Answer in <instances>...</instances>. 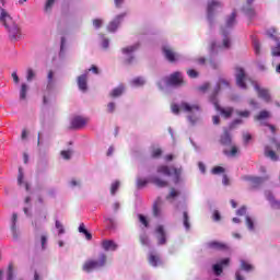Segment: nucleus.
<instances>
[{"mask_svg":"<svg viewBox=\"0 0 280 280\" xmlns=\"http://www.w3.org/2000/svg\"><path fill=\"white\" fill-rule=\"evenodd\" d=\"M222 89H231V83L225 79H220L217 88L214 89L213 94L210 96V102L214 105L215 110L220 113L224 119H229L233 116L234 109L233 107H222L220 103H218L217 95L222 91Z\"/></svg>","mask_w":280,"mask_h":280,"instance_id":"1","label":"nucleus"},{"mask_svg":"<svg viewBox=\"0 0 280 280\" xmlns=\"http://www.w3.org/2000/svg\"><path fill=\"white\" fill-rule=\"evenodd\" d=\"M0 23L3 25V27H5L9 34L10 40H20L22 36L21 27L19 26V24H16V22H14L10 13H8V11H5V9L1 7H0Z\"/></svg>","mask_w":280,"mask_h":280,"instance_id":"2","label":"nucleus"},{"mask_svg":"<svg viewBox=\"0 0 280 280\" xmlns=\"http://www.w3.org/2000/svg\"><path fill=\"white\" fill-rule=\"evenodd\" d=\"M108 264V256L104 253L98 255V259H88L83 266L82 270L84 272H93V270H100V268H104Z\"/></svg>","mask_w":280,"mask_h":280,"instance_id":"3","label":"nucleus"},{"mask_svg":"<svg viewBox=\"0 0 280 280\" xmlns=\"http://www.w3.org/2000/svg\"><path fill=\"white\" fill-rule=\"evenodd\" d=\"M171 108L174 115H178L180 110H183L184 113H200V105L189 104L187 102H182L180 106H178L177 104H173Z\"/></svg>","mask_w":280,"mask_h":280,"instance_id":"4","label":"nucleus"},{"mask_svg":"<svg viewBox=\"0 0 280 280\" xmlns=\"http://www.w3.org/2000/svg\"><path fill=\"white\" fill-rule=\"evenodd\" d=\"M235 80L236 85H238L240 89H248L246 85V80H248V74H246V70L242 67L235 68Z\"/></svg>","mask_w":280,"mask_h":280,"instance_id":"5","label":"nucleus"},{"mask_svg":"<svg viewBox=\"0 0 280 280\" xmlns=\"http://www.w3.org/2000/svg\"><path fill=\"white\" fill-rule=\"evenodd\" d=\"M167 84L171 86H185L186 82L185 79H183V74L176 71L168 77Z\"/></svg>","mask_w":280,"mask_h":280,"instance_id":"6","label":"nucleus"},{"mask_svg":"<svg viewBox=\"0 0 280 280\" xmlns=\"http://www.w3.org/2000/svg\"><path fill=\"white\" fill-rule=\"evenodd\" d=\"M89 124V118L82 116H74L71 120V130H80V128H84L85 125Z\"/></svg>","mask_w":280,"mask_h":280,"instance_id":"7","label":"nucleus"},{"mask_svg":"<svg viewBox=\"0 0 280 280\" xmlns=\"http://www.w3.org/2000/svg\"><path fill=\"white\" fill-rule=\"evenodd\" d=\"M243 180H246L248 183L249 189H258V187H261L264 183L262 177L244 176Z\"/></svg>","mask_w":280,"mask_h":280,"instance_id":"8","label":"nucleus"},{"mask_svg":"<svg viewBox=\"0 0 280 280\" xmlns=\"http://www.w3.org/2000/svg\"><path fill=\"white\" fill-rule=\"evenodd\" d=\"M155 233L158 234V244L160 246L167 244V236L165 234V228H163V225H159L155 229Z\"/></svg>","mask_w":280,"mask_h":280,"instance_id":"9","label":"nucleus"},{"mask_svg":"<svg viewBox=\"0 0 280 280\" xmlns=\"http://www.w3.org/2000/svg\"><path fill=\"white\" fill-rule=\"evenodd\" d=\"M152 213H153L154 218H161V215L163 213V200L161 199V197H159L154 201L153 208H152Z\"/></svg>","mask_w":280,"mask_h":280,"instance_id":"10","label":"nucleus"},{"mask_svg":"<svg viewBox=\"0 0 280 280\" xmlns=\"http://www.w3.org/2000/svg\"><path fill=\"white\" fill-rule=\"evenodd\" d=\"M162 51L166 60H168V62H176L177 55L176 51H174V49H172L168 46H163Z\"/></svg>","mask_w":280,"mask_h":280,"instance_id":"11","label":"nucleus"},{"mask_svg":"<svg viewBox=\"0 0 280 280\" xmlns=\"http://www.w3.org/2000/svg\"><path fill=\"white\" fill-rule=\"evenodd\" d=\"M218 8H222V3L218 0H211L208 2V19H212Z\"/></svg>","mask_w":280,"mask_h":280,"instance_id":"12","label":"nucleus"},{"mask_svg":"<svg viewBox=\"0 0 280 280\" xmlns=\"http://www.w3.org/2000/svg\"><path fill=\"white\" fill-rule=\"evenodd\" d=\"M211 250H229V245L218 241H211L207 244Z\"/></svg>","mask_w":280,"mask_h":280,"instance_id":"13","label":"nucleus"},{"mask_svg":"<svg viewBox=\"0 0 280 280\" xmlns=\"http://www.w3.org/2000/svg\"><path fill=\"white\" fill-rule=\"evenodd\" d=\"M121 19L124 15H117L109 24L107 25L108 32H117V27L121 24Z\"/></svg>","mask_w":280,"mask_h":280,"instance_id":"14","label":"nucleus"},{"mask_svg":"<svg viewBox=\"0 0 280 280\" xmlns=\"http://www.w3.org/2000/svg\"><path fill=\"white\" fill-rule=\"evenodd\" d=\"M148 261L150 264V266H153V268H156L159 266H161V264H163V261L161 260V256L151 253L148 257Z\"/></svg>","mask_w":280,"mask_h":280,"instance_id":"15","label":"nucleus"},{"mask_svg":"<svg viewBox=\"0 0 280 280\" xmlns=\"http://www.w3.org/2000/svg\"><path fill=\"white\" fill-rule=\"evenodd\" d=\"M257 93H258V97H260V100H264L265 102H270V92L266 89H260L259 85L255 86Z\"/></svg>","mask_w":280,"mask_h":280,"instance_id":"16","label":"nucleus"},{"mask_svg":"<svg viewBox=\"0 0 280 280\" xmlns=\"http://www.w3.org/2000/svg\"><path fill=\"white\" fill-rule=\"evenodd\" d=\"M220 143L221 145H231V143H233V138L229 130H224L223 135H221Z\"/></svg>","mask_w":280,"mask_h":280,"instance_id":"17","label":"nucleus"},{"mask_svg":"<svg viewBox=\"0 0 280 280\" xmlns=\"http://www.w3.org/2000/svg\"><path fill=\"white\" fill-rule=\"evenodd\" d=\"M88 74H81L78 77V86L80 89V91H86L88 89Z\"/></svg>","mask_w":280,"mask_h":280,"instance_id":"18","label":"nucleus"},{"mask_svg":"<svg viewBox=\"0 0 280 280\" xmlns=\"http://www.w3.org/2000/svg\"><path fill=\"white\" fill-rule=\"evenodd\" d=\"M102 248L106 252L108 250H117V243L115 241L105 240L102 242Z\"/></svg>","mask_w":280,"mask_h":280,"instance_id":"19","label":"nucleus"},{"mask_svg":"<svg viewBox=\"0 0 280 280\" xmlns=\"http://www.w3.org/2000/svg\"><path fill=\"white\" fill-rule=\"evenodd\" d=\"M271 115L270 112L264 109L260 110L255 117V121H264V119H270Z\"/></svg>","mask_w":280,"mask_h":280,"instance_id":"20","label":"nucleus"},{"mask_svg":"<svg viewBox=\"0 0 280 280\" xmlns=\"http://www.w3.org/2000/svg\"><path fill=\"white\" fill-rule=\"evenodd\" d=\"M19 220V214H16V212H14L12 214V225H11V231H12V235L15 240L19 238V234L16 233V221Z\"/></svg>","mask_w":280,"mask_h":280,"instance_id":"21","label":"nucleus"},{"mask_svg":"<svg viewBox=\"0 0 280 280\" xmlns=\"http://www.w3.org/2000/svg\"><path fill=\"white\" fill-rule=\"evenodd\" d=\"M265 156L267 159H271V161H279V155L275 151H272L268 145L265 147Z\"/></svg>","mask_w":280,"mask_h":280,"instance_id":"22","label":"nucleus"},{"mask_svg":"<svg viewBox=\"0 0 280 280\" xmlns=\"http://www.w3.org/2000/svg\"><path fill=\"white\" fill-rule=\"evenodd\" d=\"M79 233H83V235H85V240H93V235L90 233L89 230H86V226L84 225V223H81L79 226Z\"/></svg>","mask_w":280,"mask_h":280,"instance_id":"23","label":"nucleus"},{"mask_svg":"<svg viewBox=\"0 0 280 280\" xmlns=\"http://www.w3.org/2000/svg\"><path fill=\"white\" fill-rule=\"evenodd\" d=\"M158 174H163L164 176H172V170L167 165H161L158 167Z\"/></svg>","mask_w":280,"mask_h":280,"instance_id":"24","label":"nucleus"},{"mask_svg":"<svg viewBox=\"0 0 280 280\" xmlns=\"http://www.w3.org/2000/svg\"><path fill=\"white\" fill-rule=\"evenodd\" d=\"M235 19H237V12L233 11L226 20V27H233L236 23Z\"/></svg>","mask_w":280,"mask_h":280,"instance_id":"25","label":"nucleus"},{"mask_svg":"<svg viewBox=\"0 0 280 280\" xmlns=\"http://www.w3.org/2000/svg\"><path fill=\"white\" fill-rule=\"evenodd\" d=\"M125 88L124 85H119L118 88H115L112 93L110 96L112 97H119L120 95L124 94Z\"/></svg>","mask_w":280,"mask_h":280,"instance_id":"26","label":"nucleus"},{"mask_svg":"<svg viewBox=\"0 0 280 280\" xmlns=\"http://www.w3.org/2000/svg\"><path fill=\"white\" fill-rule=\"evenodd\" d=\"M237 152H240V149L236 145H232L231 151L223 150L225 156H237Z\"/></svg>","mask_w":280,"mask_h":280,"instance_id":"27","label":"nucleus"},{"mask_svg":"<svg viewBox=\"0 0 280 280\" xmlns=\"http://www.w3.org/2000/svg\"><path fill=\"white\" fill-rule=\"evenodd\" d=\"M243 12L246 14V16H249V19L255 16V9H253L249 3H247V7L243 8Z\"/></svg>","mask_w":280,"mask_h":280,"instance_id":"28","label":"nucleus"},{"mask_svg":"<svg viewBox=\"0 0 280 280\" xmlns=\"http://www.w3.org/2000/svg\"><path fill=\"white\" fill-rule=\"evenodd\" d=\"M183 224L186 231H189V229H191V224H189V213L187 211H184L183 213Z\"/></svg>","mask_w":280,"mask_h":280,"instance_id":"29","label":"nucleus"},{"mask_svg":"<svg viewBox=\"0 0 280 280\" xmlns=\"http://www.w3.org/2000/svg\"><path fill=\"white\" fill-rule=\"evenodd\" d=\"M14 279V262H10L7 271V280Z\"/></svg>","mask_w":280,"mask_h":280,"instance_id":"30","label":"nucleus"},{"mask_svg":"<svg viewBox=\"0 0 280 280\" xmlns=\"http://www.w3.org/2000/svg\"><path fill=\"white\" fill-rule=\"evenodd\" d=\"M138 49H139V45L136 44L133 46H128V47L122 48L121 51H122V54L128 55V54H132V52L137 51Z\"/></svg>","mask_w":280,"mask_h":280,"instance_id":"31","label":"nucleus"},{"mask_svg":"<svg viewBox=\"0 0 280 280\" xmlns=\"http://www.w3.org/2000/svg\"><path fill=\"white\" fill-rule=\"evenodd\" d=\"M131 84H133V86H143V84H145V80L142 77H137L131 81Z\"/></svg>","mask_w":280,"mask_h":280,"instance_id":"32","label":"nucleus"},{"mask_svg":"<svg viewBox=\"0 0 280 280\" xmlns=\"http://www.w3.org/2000/svg\"><path fill=\"white\" fill-rule=\"evenodd\" d=\"M254 45V51L256 56H259L261 54V44L257 39H253Z\"/></svg>","mask_w":280,"mask_h":280,"instance_id":"33","label":"nucleus"},{"mask_svg":"<svg viewBox=\"0 0 280 280\" xmlns=\"http://www.w3.org/2000/svg\"><path fill=\"white\" fill-rule=\"evenodd\" d=\"M153 183L156 185V187H167V185H168V183L166 180H163L159 177H154Z\"/></svg>","mask_w":280,"mask_h":280,"instance_id":"34","label":"nucleus"},{"mask_svg":"<svg viewBox=\"0 0 280 280\" xmlns=\"http://www.w3.org/2000/svg\"><path fill=\"white\" fill-rule=\"evenodd\" d=\"M120 185L121 184L119 183V180H116L112 184V186H110V195L112 196H115L117 194V190L119 189Z\"/></svg>","mask_w":280,"mask_h":280,"instance_id":"35","label":"nucleus"},{"mask_svg":"<svg viewBox=\"0 0 280 280\" xmlns=\"http://www.w3.org/2000/svg\"><path fill=\"white\" fill-rule=\"evenodd\" d=\"M241 269L245 270L246 272H250L253 270V265L246 262V260L241 261Z\"/></svg>","mask_w":280,"mask_h":280,"instance_id":"36","label":"nucleus"},{"mask_svg":"<svg viewBox=\"0 0 280 280\" xmlns=\"http://www.w3.org/2000/svg\"><path fill=\"white\" fill-rule=\"evenodd\" d=\"M27 97V84L23 83L20 91V98L25 100Z\"/></svg>","mask_w":280,"mask_h":280,"instance_id":"37","label":"nucleus"},{"mask_svg":"<svg viewBox=\"0 0 280 280\" xmlns=\"http://www.w3.org/2000/svg\"><path fill=\"white\" fill-rule=\"evenodd\" d=\"M237 117H243L244 119H248L250 117V110L245 109V110H236Z\"/></svg>","mask_w":280,"mask_h":280,"instance_id":"38","label":"nucleus"},{"mask_svg":"<svg viewBox=\"0 0 280 280\" xmlns=\"http://www.w3.org/2000/svg\"><path fill=\"white\" fill-rule=\"evenodd\" d=\"M55 226L58 230V235H63L65 226L62 225V223L59 220L55 221Z\"/></svg>","mask_w":280,"mask_h":280,"instance_id":"39","label":"nucleus"},{"mask_svg":"<svg viewBox=\"0 0 280 280\" xmlns=\"http://www.w3.org/2000/svg\"><path fill=\"white\" fill-rule=\"evenodd\" d=\"M245 222H246V226H247V229H249V231H255V222L253 221V219H250V217H246Z\"/></svg>","mask_w":280,"mask_h":280,"instance_id":"40","label":"nucleus"},{"mask_svg":"<svg viewBox=\"0 0 280 280\" xmlns=\"http://www.w3.org/2000/svg\"><path fill=\"white\" fill-rule=\"evenodd\" d=\"M212 270H213L214 275H217V277H220V275H222V272H223L222 265H220V264L213 265Z\"/></svg>","mask_w":280,"mask_h":280,"instance_id":"41","label":"nucleus"},{"mask_svg":"<svg viewBox=\"0 0 280 280\" xmlns=\"http://www.w3.org/2000/svg\"><path fill=\"white\" fill-rule=\"evenodd\" d=\"M163 154V150L161 148L153 149L151 152L152 159H159Z\"/></svg>","mask_w":280,"mask_h":280,"instance_id":"42","label":"nucleus"},{"mask_svg":"<svg viewBox=\"0 0 280 280\" xmlns=\"http://www.w3.org/2000/svg\"><path fill=\"white\" fill-rule=\"evenodd\" d=\"M34 78H36V73L34 72V70L32 68H28L27 75H26L27 82H32L34 80Z\"/></svg>","mask_w":280,"mask_h":280,"instance_id":"43","label":"nucleus"},{"mask_svg":"<svg viewBox=\"0 0 280 280\" xmlns=\"http://www.w3.org/2000/svg\"><path fill=\"white\" fill-rule=\"evenodd\" d=\"M271 56L273 57L280 56V42H278V44L273 48H271Z\"/></svg>","mask_w":280,"mask_h":280,"instance_id":"44","label":"nucleus"},{"mask_svg":"<svg viewBox=\"0 0 280 280\" xmlns=\"http://www.w3.org/2000/svg\"><path fill=\"white\" fill-rule=\"evenodd\" d=\"M148 185V179L138 178L137 179V189H143Z\"/></svg>","mask_w":280,"mask_h":280,"instance_id":"45","label":"nucleus"},{"mask_svg":"<svg viewBox=\"0 0 280 280\" xmlns=\"http://www.w3.org/2000/svg\"><path fill=\"white\" fill-rule=\"evenodd\" d=\"M48 84H47V89H51V86H54V71H49L48 72Z\"/></svg>","mask_w":280,"mask_h":280,"instance_id":"46","label":"nucleus"},{"mask_svg":"<svg viewBox=\"0 0 280 280\" xmlns=\"http://www.w3.org/2000/svg\"><path fill=\"white\" fill-rule=\"evenodd\" d=\"M140 243L142 244V246H149L150 238L148 237V235L145 234L140 235Z\"/></svg>","mask_w":280,"mask_h":280,"instance_id":"47","label":"nucleus"},{"mask_svg":"<svg viewBox=\"0 0 280 280\" xmlns=\"http://www.w3.org/2000/svg\"><path fill=\"white\" fill-rule=\"evenodd\" d=\"M139 222H141V224H143V226L149 228L150 223L148 222V219L145 218V215L143 214H139Z\"/></svg>","mask_w":280,"mask_h":280,"instance_id":"48","label":"nucleus"},{"mask_svg":"<svg viewBox=\"0 0 280 280\" xmlns=\"http://www.w3.org/2000/svg\"><path fill=\"white\" fill-rule=\"evenodd\" d=\"M187 75H188V78L196 79V78H198L199 73H198V71H196L194 69H188Z\"/></svg>","mask_w":280,"mask_h":280,"instance_id":"49","label":"nucleus"},{"mask_svg":"<svg viewBox=\"0 0 280 280\" xmlns=\"http://www.w3.org/2000/svg\"><path fill=\"white\" fill-rule=\"evenodd\" d=\"M73 152L71 150H68V151H61V156L62 159H65L66 161H69V159H71V154Z\"/></svg>","mask_w":280,"mask_h":280,"instance_id":"50","label":"nucleus"},{"mask_svg":"<svg viewBox=\"0 0 280 280\" xmlns=\"http://www.w3.org/2000/svg\"><path fill=\"white\" fill-rule=\"evenodd\" d=\"M23 178H24V175H23V168H19V175H18V184L19 185H23Z\"/></svg>","mask_w":280,"mask_h":280,"instance_id":"51","label":"nucleus"},{"mask_svg":"<svg viewBox=\"0 0 280 280\" xmlns=\"http://www.w3.org/2000/svg\"><path fill=\"white\" fill-rule=\"evenodd\" d=\"M103 21H102V19H95V20H93V25H94V27L96 28V30H100V27H102V25H103Z\"/></svg>","mask_w":280,"mask_h":280,"instance_id":"52","label":"nucleus"},{"mask_svg":"<svg viewBox=\"0 0 280 280\" xmlns=\"http://www.w3.org/2000/svg\"><path fill=\"white\" fill-rule=\"evenodd\" d=\"M212 174H224V167L215 166L212 168Z\"/></svg>","mask_w":280,"mask_h":280,"instance_id":"53","label":"nucleus"},{"mask_svg":"<svg viewBox=\"0 0 280 280\" xmlns=\"http://www.w3.org/2000/svg\"><path fill=\"white\" fill-rule=\"evenodd\" d=\"M178 191L175 188L171 189L170 195L166 197L167 200H170V198H176L178 196Z\"/></svg>","mask_w":280,"mask_h":280,"instance_id":"54","label":"nucleus"},{"mask_svg":"<svg viewBox=\"0 0 280 280\" xmlns=\"http://www.w3.org/2000/svg\"><path fill=\"white\" fill-rule=\"evenodd\" d=\"M266 198H267V200H269L270 205H272L273 201L277 200V199H275V195H272V192H270V191L266 192Z\"/></svg>","mask_w":280,"mask_h":280,"instance_id":"55","label":"nucleus"},{"mask_svg":"<svg viewBox=\"0 0 280 280\" xmlns=\"http://www.w3.org/2000/svg\"><path fill=\"white\" fill-rule=\"evenodd\" d=\"M213 220L214 222H220V220H222V217L220 215V211L215 210L213 212Z\"/></svg>","mask_w":280,"mask_h":280,"instance_id":"56","label":"nucleus"},{"mask_svg":"<svg viewBox=\"0 0 280 280\" xmlns=\"http://www.w3.org/2000/svg\"><path fill=\"white\" fill-rule=\"evenodd\" d=\"M236 215H246V207H241L237 211H236Z\"/></svg>","mask_w":280,"mask_h":280,"instance_id":"57","label":"nucleus"},{"mask_svg":"<svg viewBox=\"0 0 280 280\" xmlns=\"http://www.w3.org/2000/svg\"><path fill=\"white\" fill-rule=\"evenodd\" d=\"M223 47H224L225 49H229V47H231V39H229V37H225V38L223 39Z\"/></svg>","mask_w":280,"mask_h":280,"instance_id":"58","label":"nucleus"},{"mask_svg":"<svg viewBox=\"0 0 280 280\" xmlns=\"http://www.w3.org/2000/svg\"><path fill=\"white\" fill-rule=\"evenodd\" d=\"M88 71H92V73H95V75L100 73V69L95 65H92V67Z\"/></svg>","mask_w":280,"mask_h":280,"instance_id":"59","label":"nucleus"},{"mask_svg":"<svg viewBox=\"0 0 280 280\" xmlns=\"http://www.w3.org/2000/svg\"><path fill=\"white\" fill-rule=\"evenodd\" d=\"M271 142L275 143L277 151L280 152V140L272 138Z\"/></svg>","mask_w":280,"mask_h":280,"instance_id":"60","label":"nucleus"},{"mask_svg":"<svg viewBox=\"0 0 280 280\" xmlns=\"http://www.w3.org/2000/svg\"><path fill=\"white\" fill-rule=\"evenodd\" d=\"M107 110L108 113H115V103H108Z\"/></svg>","mask_w":280,"mask_h":280,"instance_id":"61","label":"nucleus"},{"mask_svg":"<svg viewBox=\"0 0 280 280\" xmlns=\"http://www.w3.org/2000/svg\"><path fill=\"white\" fill-rule=\"evenodd\" d=\"M217 49H218V44H215V42H212L210 44V51H211V54H214V51H217Z\"/></svg>","mask_w":280,"mask_h":280,"instance_id":"62","label":"nucleus"},{"mask_svg":"<svg viewBox=\"0 0 280 280\" xmlns=\"http://www.w3.org/2000/svg\"><path fill=\"white\" fill-rule=\"evenodd\" d=\"M56 0H47L46 2V5H45V9L46 10H49L51 8V5H54Z\"/></svg>","mask_w":280,"mask_h":280,"instance_id":"63","label":"nucleus"},{"mask_svg":"<svg viewBox=\"0 0 280 280\" xmlns=\"http://www.w3.org/2000/svg\"><path fill=\"white\" fill-rule=\"evenodd\" d=\"M271 207L272 209H280V201L276 199V201L271 203Z\"/></svg>","mask_w":280,"mask_h":280,"instance_id":"64","label":"nucleus"}]
</instances>
